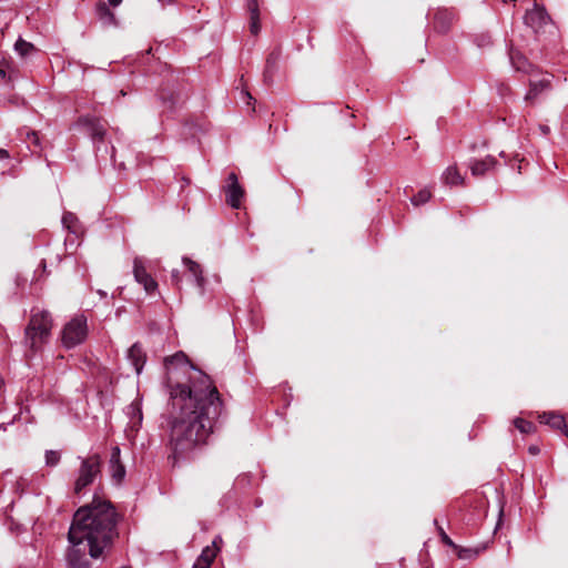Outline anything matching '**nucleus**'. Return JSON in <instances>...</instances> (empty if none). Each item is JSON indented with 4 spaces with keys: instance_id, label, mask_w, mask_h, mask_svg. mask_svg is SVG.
Listing matches in <instances>:
<instances>
[{
    "instance_id": "obj_1",
    "label": "nucleus",
    "mask_w": 568,
    "mask_h": 568,
    "mask_svg": "<svg viewBox=\"0 0 568 568\" xmlns=\"http://www.w3.org/2000/svg\"><path fill=\"white\" fill-rule=\"evenodd\" d=\"M171 406L170 447L185 457L207 443L224 406L209 375L190 365L183 353L165 358Z\"/></svg>"
},
{
    "instance_id": "obj_2",
    "label": "nucleus",
    "mask_w": 568,
    "mask_h": 568,
    "mask_svg": "<svg viewBox=\"0 0 568 568\" xmlns=\"http://www.w3.org/2000/svg\"><path fill=\"white\" fill-rule=\"evenodd\" d=\"M119 519L111 501L94 494L91 503L81 506L73 514L68 531L70 547L88 551L91 558L101 557L118 537Z\"/></svg>"
},
{
    "instance_id": "obj_3",
    "label": "nucleus",
    "mask_w": 568,
    "mask_h": 568,
    "mask_svg": "<svg viewBox=\"0 0 568 568\" xmlns=\"http://www.w3.org/2000/svg\"><path fill=\"white\" fill-rule=\"evenodd\" d=\"M53 321L44 310H32L30 321L24 329L23 343L33 353L39 352L51 337Z\"/></svg>"
},
{
    "instance_id": "obj_4",
    "label": "nucleus",
    "mask_w": 568,
    "mask_h": 568,
    "mask_svg": "<svg viewBox=\"0 0 568 568\" xmlns=\"http://www.w3.org/2000/svg\"><path fill=\"white\" fill-rule=\"evenodd\" d=\"M80 467L77 471V478L73 484V493L81 497L85 489L91 486L101 473V457L99 454H92L88 457H79Z\"/></svg>"
},
{
    "instance_id": "obj_5",
    "label": "nucleus",
    "mask_w": 568,
    "mask_h": 568,
    "mask_svg": "<svg viewBox=\"0 0 568 568\" xmlns=\"http://www.w3.org/2000/svg\"><path fill=\"white\" fill-rule=\"evenodd\" d=\"M88 334L87 318L75 316L65 324L62 331V343L67 348H72L81 344Z\"/></svg>"
},
{
    "instance_id": "obj_6",
    "label": "nucleus",
    "mask_w": 568,
    "mask_h": 568,
    "mask_svg": "<svg viewBox=\"0 0 568 568\" xmlns=\"http://www.w3.org/2000/svg\"><path fill=\"white\" fill-rule=\"evenodd\" d=\"M78 125L90 135L94 144L103 141L106 130L100 119L92 115H83L79 118Z\"/></svg>"
},
{
    "instance_id": "obj_7",
    "label": "nucleus",
    "mask_w": 568,
    "mask_h": 568,
    "mask_svg": "<svg viewBox=\"0 0 568 568\" xmlns=\"http://www.w3.org/2000/svg\"><path fill=\"white\" fill-rule=\"evenodd\" d=\"M224 190L226 195V203L233 209H239L244 196V190L240 185L237 175L234 172L229 174L227 184L225 185Z\"/></svg>"
},
{
    "instance_id": "obj_8",
    "label": "nucleus",
    "mask_w": 568,
    "mask_h": 568,
    "mask_svg": "<svg viewBox=\"0 0 568 568\" xmlns=\"http://www.w3.org/2000/svg\"><path fill=\"white\" fill-rule=\"evenodd\" d=\"M133 274L135 281L143 285L146 293L152 294L158 288V283L154 278L146 272L145 266L143 264L142 258L135 257L133 262Z\"/></svg>"
},
{
    "instance_id": "obj_9",
    "label": "nucleus",
    "mask_w": 568,
    "mask_h": 568,
    "mask_svg": "<svg viewBox=\"0 0 568 568\" xmlns=\"http://www.w3.org/2000/svg\"><path fill=\"white\" fill-rule=\"evenodd\" d=\"M524 21L526 26L537 32L540 28L550 22V17L544 7L535 3L531 10H527Z\"/></svg>"
},
{
    "instance_id": "obj_10",
    "label": "nucleus",
    "mask_w": 568,
    "mask_h": 568,
    "mask_svg": "<svg viewBox=\"0 0 568 568\" xmlns=\"http://www.w3.org/2000/svg\"><path fill=\"white\" fill-rule=\"evenodd\" d=\"M551 89V80L550 77L544 75L540 79H530L529 81V90L525 95V100L528 102H534L541 93L549 91Z\"/></svg>"
},
{
    "instance_id": "obj_11",
    "label": "nucleus",
    "mask_w": 568,
    "mask_h": 568,
    "mask_svg": "<svg viewBox=\"0 0 568 568\" xmlns=\"http://www.w3.org/2000/svg\"><path fill=\"white\" fill-rule=\"evenodd\" d=\"M121 450L118 446H114L111 450L109 467L111 471L112 479L120 484L125 477V467L121 463L120 459Z\"/></svg>"
},
{
    "instance_id": "obj_12",
    "label": "nucleus",
    "mask_w": 568,
    "mask_h": 568,
    "mask_svg": "<svg viewBox=\"0 0 568 568\" xmlns=\"http://www.w3.org/2000/svg\"><path fill=\"white\" fill-rule=\"evenodd\" d=\"M497 165V161L494 156L487 155L483 160H473L469 163L470 172L476 178H481L493 171Z\"/></svg>"
},
{
    "instance_id": "obj_13",
    "label": "nucleus",
    "mask_w": 568,
    "mask_h": 568,
    "mask_svg": "<svg viewBox=\"0 0 568 568\" xmlns=\"http://www.w3.org/2000/svg\"><path fill=\"white\" fill-rule=\"evenodd\" d=\"M88 551L69 547L67 552L68 568H89Z\"/></svg>"
},
{
    "instance_id": "obj_14",
    "label": "nucleus",
    "mask_w": 568,
    "mask_h": 568,
    "mask_svg": "<svg viewBox=\"0 0 568 568\" xmlns=\"http://www.w3.org/2000/svg\"><path fill=\"white\" fill-rule=\"evenodd\" d=\"M182 262H183L184 266L186 267V270L194 276L196 286L200 290V294L203 295L204 291H205V282L206 281H205V277L203 276V271H202L201 265L197 262H195L186 256H184L182 258Z\"/></svg>"
},
{
    "instance_id": "obj_15",
    "label": "nucleus",
    "mask_w": 568,
    "mask_h": 568,
    "mask_svg": "<svg viewBox=\"0 0 568 568\" xmlns=\"http://www.w3.org/2000/svg\"><path fill=\"white\" fill-rule=\"evenodd\" d=\"M455 20V13L448 9H439L434 17V26L438 32H447Z\"/></svg>"
},
{
    "instance_id": "obj_16",
    "label": "nucleus",
    "mask_w": 568,
    "mask_h": 568,
    "mask_svg": "<svg viewBox=\"0 0 568 568\" xmlns=\"http://www.w3.org/2000/svg\"><path fill=\"white\" fill-rule=\"evenodd\" d=\"M539 420L540 423L549 425L554 429L561 430L566 436H568V427L562 415L555 412L542 413L539 415Z\"/></svg>"
},
{
    "instance_id": "obj_17",
    "label": "nucleus",
    "mask_w": 568,
    "mask_h": 568,
    "mask_svg": "<svg viewBox=\"0 0 568 568\" xmlns=\"http://www.w3.org/2000/svg\"><path fill=\"white\" fill-rule=\"evenodd\" d=\"M124 412L130 419V427L135 430L139 429L143 419L141 402L138 399L133 400L130 405L125 407Z\"/></svg>"
},
{
    "instance_id": "obj_18",
    "label": "nucleus",
    "mask_w": 568,
    "mask_h": 568,
    "mask_svg": "<svg viewBox=\"0 0 568 568\" xmlns=\"http://www.w3.org/2000/svg\"><path fill=\"white\" fill-rule=\"evenodd\" d=\"M128 358L134 366V369L136 374H140L142 372V368L145 364L146 355L143 352L141 345L139 343H134L129 352H128Z\"/></svg>"
},
{
    "instance_id": "obj_19",
    "label": "nucleus",
    "mask_w": 568,
    "mask_h": 568,
    "mask_svg": "<svg viewBox=\"0 0 568 568\" xmlns=\"http://www.w3.org/2000/svg\"><path fill=\"white\" fill-rule=\"evenodd\" d=\"M509 55L511 65L516 71L524 73H530L532 71L531 63L520 52L511 51Z\"/></svg>"
},
{
    "instance_id": "obj_20",
    "label": "nucleus",
    "mask_w": 568,
    "mask_h": 568,
    "mask_svg": "<svg viewBox=\"0 0 568 568\" xmlns=\"http://www.w3.org/2000/svg\"><path fill=\"white\" fill-rule=\"evenodd\" d=\"M97 14L104 26H114L116 23L114 13L109 9L106 3L100 2L97 6Z\"/></svg>"
},
{
    "instance_id": "obj_21",
    "label": "nucleus",
    "mask_w": 568,
    "mask_h": 568,
    "mask_svg": "<svg viewBox=\"0 0 568 568\" xmlns=\"http://www.w3.org/2000/svg\"><path fill=\"white\" fill-rule=\"evenodd\" d=\"M442 180L447 185H462L464 178L459 174L456 166H448L442 175Z\"/></svg>"
},
{
    "instance_id": "obj_22",
    "label": "nucleus",
    "mask_w": 568,
    "mask_h": 568,
    "mask_svg": "<svg viewBox=\"0 0 568 568\" xmlns=\"http://www.w3.org/2000/svg\"><path fill=\"white\" fill-rule=\"evenodd\" d=\"M247 7H248V10H250V13H251V32L253 34H257L260 32V29H261L257 1L256 0H250Z\"/></svg>"
},
{
    "instance_id": "obj_23",
    "label": "nucleus",
    "mask_w": 568,
    "mask_h": 568,
    "mask_svg": "<svg viewBox=\"0 0 568 568\" xmlns=\"http://www.w3.org/2000/svg\"><path fill=\"white\" fill-rule=\"evenodd\" d=\"M280 59V52L273 51L268 54L265 63L264 79L265 81H272V74L276 70L277 61Z\"/></svg>"
},
{
    "instance_id": "obj_24",
    "label": "nucleus",
    "mask_w": 568,
    "mask_h": 568,
    "mask_svg": "<svg viewBox=\"0 0 568 568\" xmlns=\"http://www.w3.org/2000/svg\"><path fill=\"white\" fill-rule=\"evenodd\" d=\"M14 49L18 52V54L22 58L30 54L32 51H34V45L21 38H19L14 44Z\"/></svg>"
},
{
    "instance_id": "obj_25",
    "label": "nucleus",
    "mask_w": 568,
    "mask_h": 568,
    "mask_svg": "<svg viewBox=\"0 0 568 568\" xmlns=\"http://www.w3.org/2000/svg\"><path fill=\"white\" fill-rule=\"evenodd\" d=\"M514 425L523 434H530L535 430V425L523 418H516Z\"/></svg>"
},
{
    "instance_id": "obj_26",
    "label": "nucleus",
    "mask_w": 568,
    "mask_h": 568,
    "mask_svg": "<svg viewBox=\"0 0 568 568\" xmlns=\"http://www.w3.org/2000/svg\"><path fill=\"white\" fill-rule=\"evenodd\" d=\"M432 194L427 189L420 190L415 196L412 197V203L414 205H420L429 201Z\"/></svg>"
},
{
    "instance_id": "obj_27",
    "label": "nucleus",
    "mask_w": 568,
    "mask_h": 568,
    "mask_svg": "<svg viewBox=\"0 0 568 568\" xmlns=\"http://www.w3.org/2000/svg\"><path fill=\"white\" fill-rule=\"evenodd\" d=\"M61 455L57 450H47L45 452V465L50 467H54L60 463Z\"/></svg>"
},
{
    "instance_id": "obj_28",
    "label": "nucleus",
    "mask_w": 568,
    "mask_h": 568,
    "mask_svg": "<svg viewBox=\"0 0 568 568\" xmlns=\"http://www.w3.org/2000/svg\"><path fill=\"white\" fill-rule=\"evenodd\" d=\"M216 556V550L212 547H205L201 555L197 557V559L200 560H205L207 561L209 564H212L213 559L215 558Z\"/></svg>"
},
{
    "instance_id": "obj_29",
    "label": "nucleus",
    "mask_w": 568,
    "mask_h": 568,
    "mask_svg": "<svg viewBox=\"0 0 568 568\" xmlns=\"http://www.w3.org/2000/svg\"><path fill=\"white\" fill-rule=\"evenodd\" d=\"M439 536H440V539L442 541L449 546V547H453V548H457V546L455 545V542L449 538V536L444 531L443 528H439Z\"/></svg>"
},
{
    "instance_id": "obj_30",
    "label": "nucleus",
    "mask_w": 568,
    "mask_h": 568,
    "mask_svg": "<svg viewBox=\"0 0 568 568\" xmlns=\"http://www.w3.org/2000/svg\"><path fill=\"white\" fill-rule=\"evenodd\" d=\"M474 555V552L470 549H460L458 551V557L462 559L470 558Z\"/></svg>"
},
{
    "instance_id": "obj_31",
    "label": "nucleus",
    "mask_w": 568,
    "mask_h": 568,
    "mask_svg": "<svg viewBox=\"0 0 568 568\" xmlns=\"http://www.w3.org/2000/svg\"><path fill=\"white\" fill-rule=\"evenodd\" d=\"M171 280L173 282V284L175 285H179L180 282H181V275H180V272L178 270H173L172 273H171Z\"/></svg>"
},
{
    "instance_id": "obj_32",
    "label": "nucleus",
    "mask_w": 568,
    "mask_h": 568,
    "mask_svg": "<svg viewBox=\"0 0 568 568\" xmlns=\"http://www.w3.org/2000/svg\"><path fill=\"white\" fill-rule=\"evenodd\" d=\"M210 567H211V564H209L205 560H200V559H196L193 565V568H210Z\"/></svg>"
},
{
    "instance_id": "obj_33",
    "label": "nucleus",
    "mask_w": 568,
    "mask_h": 568,
    "mask_svg": "<svg viewBox=\"0 0 568 568\" xmlns=\"http://www.w3.org/2000/svg\"><path fill=\"white\" fill-rule=\"evenodd\" d=\"M27 138L32 140V142L38 145L39 144V138H38V133L36 131H31V132H28L27 133Z\"/></svg>"
},
{
    "instance_id": "obj_34",
    "label": "nucleus",
    "mask_w": 568,
    "mask_h": 568,
    "mask_svg": "<svg viewBox=\"0 0 568 568\" xmlns=\"http://www.w3.org/2000/svg\"><path fill=\"white\" fill-rule=\"evenodd\" d=\"M73 214L72 213H65L62 217V222L63 224H67L68 222H71L73 220Z\"/></svg>"
},
{
    "instance_id": "obj_35",
    "label": "nucleus",
    "mask_w": 568,
    "mask_h": 568,
    "mask_svg": "<svg viewBox=\"0 0 568 568\" xmlns=\"http://www.w3.org/2000/svg\"><path fill=\"white\" fill-rule=\"evenodd\" d=\"M528 452H529L531 455H537V454H539V447H538V446L532 445V446H530V447L528 448Z\"/></svg>"
},
{
    "instance_id": "obj_36",
    "label": "nucleus",
    "mask_w": 568,
    "mask_h": 568,
    "mask_svg": "<svg viewBox=\"0 0 568 568\" xmlns=\"http://www.w3.org/2000/svg\"><path fill=\"white\" fill-rule=\"evenodd\" d=\"M109 4L112 7H118L122 0H108Z\"/></svg>"
},
{
    "instance_id": "obj_37",
    "label": "nucleus",
    "mask_w": 568,
    "mask_h": 568,
    "mask_svg": "<svg viewBox=\"0 0 568 568\" xmlns=\"http://www.w3.org/2000/svg\"><path fill=\"white\" fill-rule=\"evenodd\" d=\"M8 152L3 149H0V158H8Z\"/></svg>"
},
{
    "instance_id": "obj_38",
    "label": "nucleus",
    "mask_w": 568,
    "mask_h": 568,
    "mask_svg": "<svg viewBox=\"0 0 568 568\" xmlns=\"http://www.w3.org/2000/svg\"><path fill=\"white\" fill-rule=\"evenodd\" d=\"M111 159H112L113 163L115 164L116 160H115V153H114V148L113 146H112Z\"/></svg>"
},
{
    "instance_id": "obj_39",
    "label": "nucleus",
    "mask_w": 568,
    "mask_h": 568,
    "mask_svg": "<svg viewBox=\"0 0 568 568\" xmlns=\"http://www.w3.org/2000/svg\"><path fill=\"white\" fill-rule=\"evenodd\" d=\"M541 131L544 134H547L549 132V128L548 126H541Z\"/></svg>"
},
{
    "instance_id": "obj_40",
    "label": "nucleus",
    "mask_w": 568,
    "mask_h": 568,
    "mask_svg": "<svg viewBox=\"0 0 568 568\" xmlns=\"http://www.w3.org/2000/svg\"><path fill=\"white\" fill-rule=\"evenodd\" d=\"M98 294L101 296V297H105L106 296V293L104 291H98Z\"/></svg>"
},
{
    "instance_id": "obj_41",
    "label": "nucleus",
    "mask_w": 568,
    "mask_h": 568,
    "mask_svg": "<svg viewBox=\"0 0 568 568\" xmlns=\"http://www.w3.org/2000/svg\"><path fill=\"white\" fill-rule=\"evenodd\" d=\"M182 180H183V183H184L183 185H187L190 183L189 179L183 178Z\"/></svg>"
},
{
    "instance_id": "obj_42",
    "label": "nucleus",
    "mask_w": 568,
    "mask_h": 568,
    "mask_svg": "<svg viewBox=\"0 0 568 568\" xmlns=\"http://www.w3.org/2000/svg\"><path fill=\"white\" fill-rule=\"evenodd\" d=\"M243 94H245L250 100H252V95L248 93V92H242Z\"/></svg>"
},
{
    "instance_id": "obj_43",
    "label": "nucleus",
    "mask_w": 568,
    "mask_h": 568,
    "mask_svg": "<svg viewBox=\"0 0 568 568\" xmlns=\"http://www.w3.org/2000/svg\"><path fill=\"white\" fill-rule=\"evenodd\" d=\"M216 541H217V539H214V540H213V546H214V547L216 546Z\"/></svg>"
},
{
    "instance_id": "obj_44",
    "label": "nucleus",
    "mask_w": 568,
    "mask_h": 568,
    "mask_svg": "<svg viewBox=\"0 0 568 568\" xmlns=\"http://www.w3.org/2000/svg\"><path fill=\"white\" fill-rule=\"evenodd\" d=\"M2 428L4 429V427L2 425H0V429H2Z\"/></svg>"
}]
</instances>
